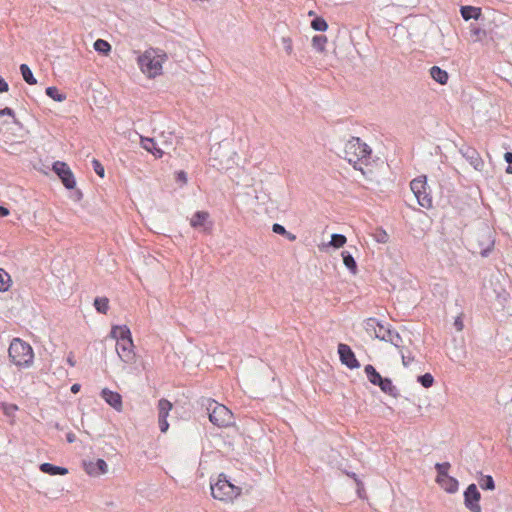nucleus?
Returning <instances> with one entry per match:
<instances>
[{
  "instance_id": "3c124183",
  "label": "nucleus",
  "mask_w": 512,
  "mask_h": 512,
  "mask_svg": "<svg viewBox=\"0 0 512 512\" xmlns=\"http://www.w3.org/2000/svg\"><path fill=\"white\" fill-rule=\"evenodd\" d=\"M8 90H9V85H8L7 81L2 76H0V93H5Z\"/></svg>"
},
{
  "instance_id": "9d476101",
  "label": "nucleus",
  "mask_w": 512,
  "mask_h": 512,
  "mask_svg": "<svg viewBox=\"0 0 512 512\" xmlns=\"http://www.w3.org/2000/svg\"><path fill=\"white\" fill-rule=\"evenodd\" d=\"M133 348L134 344L132 339L116 342L117 354L120 359L127 364H132L135 361L136 354Z\"/></svg>"
},
{
  "instance_id": "f3484780",
  "label": "nucleus",
  "mask_w": 512,
  "mask_h": 512,
  "mask_svg": "<svg viewBox=\"0 0 512 512\" xmlns=\"http://www.w3.org/2000/svg\"><path fill=\"white\" fill-rule=\"evenodd\" d=\"M363 327L369 336L377 339L378 330L385 326L376 318L370 317L364 320Z\"/></svg>"
},
{
  "instance_id": "bb28decb",
  "label": "nucleus",
  "mask_w": 512,
  "mask_h": 512,
  "mask_svg": "<svg viewBox=\"0 0 512 512\" xmlns=\"http://www.w3.org/2000/svg\"><path fill=\"white\" fill-rule=\"evenodd\" d=\"M93 305L98 313L107 314L109 310V299L107 297H96Z\"/></svg>"
},
{
  "instance_id": "7c9ffc66",
  "label": "nucleus",
  "mask_w": 512,
  "mask_h": 512,
  "mask_svg": "<svg viewBox=\"0 0 512 512\" xmlns=\"http://www.w3.org/2000/svg\"><path fill=\"white\" fill-rule=\"evenodd\" d=\"M12 280L8 272L0 268V292H6L11 287Z\"/></svg>"
},
{
  "instance_id": "09e8293b",
  "label": "nucleus",
  "mask_w": 512,
  "mask_h": 512,
  "mask_svg": "<svg viewBox=\"0 0 512 512\" xmlns=\"http://www.w3.org/2000/svg\"><path fill=\"white\" fill-rule=\"evenodd\" d=\"M158 423H159V428H160V431L162 433H165L168 431L169 429V423L167 421V419H163V418H158Z\"/></svg>"
},
{
  "instance_id": "7ed1b4c3",
  "label": "nucleus",
  "mask_w": 512,
  "mask_h": 512,
  "mask_svg": "<svg viewBox=\"0 0 512 512\" xmlns=\"http://www.w3.org/2000/svg\"><path fill=\"white\" fill-rule=\"evenodd\" d=\"M469 245L473 253L488 256L494 246V239L489 226L482 224L475 230L469 239Z\"/></svg>"
},
{
  "instance_id": "cd10ccee",
  "label": "nucleus",
  "mask_w": 512,
  "mask_h": 512,
  "mask_svg": "<svg viewBox=\"0 0 512 512\" xmlns=\"http://www.w3.org/2000/svg\"><path fill=\"white\" fill-rule=\"evenodd\" d=\"M141 72L146 75L147 78L153 79L158 75L162 74L163 66H139Z\"/></svg>"
},
{
  "instance_id": "e433bc0d",
  "label": "nucleus",
  "mask_w": 512,
  "mask_h": 512,
  "mask_svg": "<svg viewBox=\"0 0 512 512\" xmlns=\"http://www.w3.org/2000/svg\"><path fill=\"white\" fill-rule=\"evenodd\" d=\"M311 27L316 31L324 32L328 29V24L322 17H316L311 22Z\"/></svg>"
},
{
  "instance_id": "c9c22d12",
  "label": "nucleus",
  "mask_w": 512,
  "mask_h": 512,
  "mask_svg": "<svg viewBox=\"0 0 512 512\" xmlns=\"http://www.w3.org/2000/svg\"><path fill=\"white\" fill-rule=\"evenodd\" d=\"M486 37V32L478 27H472L470 29V40L473 42L482 41Z\"/></svg>"
},
{
  "instance_id": "8fccbe9b",
  "label": "nucleus",
  "mask_w": 512,
  "mask_h": 512,
  "mask_svg": "<svg viewBox=\"0 0 512 512\" xmlns=\"http://www.w3.org/2000/svg\"><path fill=\"white\" fill-rule=\"evenodd\" d=\"M4 406V413L8 416H10L13 412H15L18 407L14 404H10V405H5L3 404Z\"/></svg>"
},
{
  "instance_id": "4d7b16f0",
  "label": "nucleus",
  "mask_w": 512,
  "mask_h": 512,
  "mask_svg": "<svg viewBox=\"0 0 512 512\" xmlns=\"http://www.w3.org/2000/svg\"><path fill=\"white\" fill-rule=\"evenodd\" d=\"M283 236L285 238H287L289 241H295L296 240V235L292 234L289 231H287Z\"/></svg>"
},
{
  "instance_id": "20e7f679",
  "label": "nucleus",
  "mask_w": 512,
  "mask_h": 512,
  "mask_svg": "<svg viewBox=\"0 0 512 512\" xmlns=\"http://www.w3.org/2000/svg\"><path fill=\"white\" fill-rule=\"evenodd\" d=\"M240 492V489L233 485L224 474H220L217 482L211 483V495L220 501H230Z\"/></svg>"
},
{
  "instance_id": "a878e982",
  "label": "nucleus",
  "mask_w": 512,
  "mask_h": 512,
  "mask_svg": "<svg viewBox=\"0 0 512 512\" xmlns=\"http://www.w3.org/2000/svg\"><path fill=\"white\" fill-rule=\"evenodd\" d=\"M171 409L172 403L169 400L165 398L160 399L158 401V418L167 419Z\"/></svg>"
},
{
  "instance_id": "a18cd8bd",
  "label": "nucleus",
  "mask_w": 512,
  "mask_h": 512,
  "mask_svg": "<svg viewBox=\"0 0 512 512\" xmlns=\"http://www.w3.org/2000/svg\"><path fill=\"white\" fill-rule=\"evenodd\" d=\"M272 231L276 234H279V235H284L287 230L285 229V227L279 223H274L273 226H272Z\"/></svg>"
},
{
  "instance_id": "a211bd4d",
  "label": "nucleus",
  "mask_w": 512,
  "mask_h": 512,
  "mask_svg": "<svg viewBox=\"0 0 512 512\" xmlns=\"http://www.w3.org/2000/svg\"><path fill=\"white\" fill-rule=\"evenodd\" d=\"M381 391L388 394L391 397L398 398L400 396L399 390L393 385L392 380L387 377H383L382 381L377 385Z\"/></svg>"
},
{
  "instance_id": "5fc2aeb1",
  "label": "nucleus",
  "mask_w": 512,
  "mask_h": 512,
  "mask_svg": "<svg viewBox=\"0 0 512 512\" xmlns=\"http://www.w3.org/2000/svg\"><path fill=\"white\" fill-rule=\"evenodd\" d=\"M10 213L9 209L4 207V206H0V217H6L8 216Z\"/></svg>"
},
{
  "instance_id": "393cba45",
  "label": "nucleus",
  "mask_w": 512,
  "mask_h": 512,
  "mask_svg": "<svg viewBox=\"0 0 512 512\" xmlns=\"http://www.w3.org/2000/svg\"><path fill=\"white\" fill-rule=\"evenodd\" d=\"M341 255H342L343 263L346 266V268L352 274H356L357 273V263H356L354 257L352 256V254L349 251H342Z\"/></svg>"
},
{
  "instance_id": "864d4df0",
  "label": "nucleus",
  "mask_w": 512,
  "mask_h": 512,
  "mask_svg": "<svg viewBox=\"0 0 512 512\" xmlns=\"http://www.w3.org/2000/svg\"><path fill=\"white\" fill-rule=\"evenodd\" d=\"M66 440L68 443H73L76 441V435L72 432L67 433Z\"/></svg>"
},
{
  "instance_id": "0eeeda50",
  "label": "nucleus",
  "mask_w": 512,
  "mask_h": 512,
  "mask_svg": "<svg viewBox=\"0 0 512 512\" xmlns=\"http://www.w3.org/2000/svg\"><path fill=\"white\" fill-rule=\"evenodd\" d=\"M53 171L60 178L64 187L68 190H72L76 186L75 177L65 162L56 161L53 164Z\"/></svg>"
},
{
  "instance_id": "9b49d317",
  "label": "nucleus",
  "mask_w": 512,
  "mask_h": 512,
  "mask_svg": "<svg viewBox=\"0 0 512 512\" xmlns=\"http://www.w3.org/2000/svg\"><path fill=\"white\" fill-rule=\"evenodd\" d=\"M338 354L341 363L349 369H357L360 367V363L349 345L340 343L338 345Z\"/></svg>"
},
{
  "instance_id": "ea45409f",
  "label": "nucleus",
  "mask_w": 512,
  "mask_h": 512,
  "mask_svg": "<svg viewBox=\"0 0 512 512\" xmlns=\"http://www.w3.org/2000/svg\"><path fill=\"white\" fill-rule=\"evenodd\" d=\"M94 48H95L96 51H98L100 53H103V54H106L107 52L110 51L111 46H110V44L107 41L102 40V39H98L94 43Z\"/></svg>"
},
{
  "instance_id": "39448f33",
  "label": "nucleus",
  "mask_w": 512,
  "mask_h": 512,
  "mask_svg": "<svg viewBox=\"0 0 512 512\" xmlns=\"http://www.w3.org/2000/svg\"><path fill=\"white\" fill-rule=\"evenodd\" d=\"M451 465L449 462L436 463L435 470L437 471L436 482L448 493H456L458 491L459 482L456 478L448 474Z\"/></svg>"
},
{
  "instance_id": "f704fd0d",
  "label": "nucleus",
  "mask_w": 512,
  "mask_h": 512,
  "mask_svg": "<svg viewBox=\"0 0 512 512\" xmlns=\"http://www.w3.org/2000/svg\"><path fill=\"white\" fill-rule=\"evenodd\" d=\"M327 43L326 36L316 35L312 39V46L315 50L322 52Z\"/></svg>"
},
{
  "instance_id": "dca6fc26",
  "label": "nucleus",
  "mask_w": 512,
  "mask_h": 512,
  "mask_svg": "<svg viewBox=\"0 0 512 512\" xmlns=\"http://www.w3.org/2000/svg\"><path fill=\"white\" fill-rule=\"evenodd\" d=\"M101 397L105 400L107 404H109L115 410H122V397L118 392H114L108 388H104L101 391Z\"/></svg>"
},
{
  "instance_id": "6ab92c4d",
  "label": "nucleus",
  "mask_w": 512,
  "mask_h": 512,
  "mask_svg": "<svg viewBox=\"0 0 512 512\" xmlns=\"http://www.w3.org/2000/svg\"><path fill=\"white\" fill-rule=\"evenodd\" d=\"M110 335L112 338L116 339V342L132 339L131 331L126 325L113 326Z\"/></svg>"
},
{
  "instance_id": "4be33fe9",
  "label": "nucleus",
  "mask_w": 512,
  "mask_h": 512,
  "mask_svg": "<svg viewBox=\"0 0 512 512\" xmlns=\"http://www.w3.org/2000/svg\"><path fill=\"white\" fill-rule=\"evenodd\" d=\"M431 77L439 84L444 85L448 81V73L441 69L440 66H431L430 68Z\"/></svg>"
},
{
  "instance_id": "f257e3e1",
  "label": "nucleus",
  "mask_w": 512,
  "mask_h": 512,
  "mask_svg": "<svg viewBox=\"0 0 512 512\" xmlns=\"http://www.w3.org/2000/svg\"><path fill=\"white\" fill-rule=\"evenodd\" d=\"M371 148L359 137H351L345 144L344 159H346L355 170L363 171L361 165H368L371 158Z\"/></svg>"
},
{
  "instance_id": "f8f14e48",
  "label": "nucleus",
  "mask_w": 512,
  "mask_h": 512,
  "mask_svg": "<svg viewBox=\"0 0 512 512\" xmlns=\"http://www.w3.org/2000/svg\"><path fill=\"white\" fill-rule=\"evenodd\" d=\"M377 339L391 343L396 348H402L403 339L400 334L393 329L390 325L388 327H380L378 330Z\"/></svg>"
},
{
  "instance_id": "ddd939ff",
  "label": "nucleus",
  "mask_w": 512,
  "mask_h": 512,
  "mask_svg": "<svg viewBox=\"0 0 512 512\" xmlns=\"http://www.w3.org/2000/svg\"><path fill=\"white\" fill-rule=\"evenodd\" d=\"M459 152L475 170L481 171L483 169L484 162L475 148L464 145L459 149Z\"/></svg>"
},
{
  "instance_id": "37998d69",
  "label": "nucleus",
  "mask_w": 512,
  "mask_h": 512,
  "mask_svg": "<svg viewBox=\"0 0 512 512\" xmlns=\"http://www.w3.org/2000/svg\"><path fill=\"white\" fill-rule=\"evenodd\" d=\"M281 46L283 48V50L287 53V54H291L292 53V40L289 38V37H282L281 38Z\"/></svg>"
},
{
  "instance_id": "c85d7f7f",
  "label": "nucleus",
  "mask_w": 512,
  "mask_h": 512,
  "mask_svg": "<svg viewBox=\"0 0 512 512\" xmlns=\"http://www.w3.org/2000/svg\"><path fill=\"white\" fill-rule=\"evenodd\" d=\"M426 186H427V182H426L425 176L413 179L410 183V187H411V190L414 193V195H417L424 189H427Z\"/></svg>"
},
{
  "instance_id": "aec40b11",
  "label": "nucleus",
  "mask_w": 512,
  "mask_h": 512,
  "mask_svg": "<svg viewBox=\"0 0 512 512\" xmlns=\"http://www.w3.org/2000/svg\"><path fill=\"white\" fill-rule=\"evenodd\" d=\"M39 468H40L41 472L51 475V476L66 475L68 473L67 468L62 467V466H57V465H54V464H51L48 462L42 463Z\"/></svg>"
},
{
  "instance_id": "412c9836",
  "label": "nucleus",
  "mask_w": 512,
  "mask_h": 512,
  "mask_svg": "<svg viewBox=\"0 0 512 512\" xmlns=\"http://www.w3.org/2000/svg\"><path fill=\"white\" fill-rule=\"evenodd\" d=\"M141 145L146 151L152 153L155 157H162L163 151L157 147V143L153 138L141 137Z\"/></svg>"
},
{
  "instance_id": "f03ea898",
  "label": "nucleus",
  "mask_w": 512,
  "mask_h": 512,
  "mask_svg": "<svg viewBox=\"0 0 512 512\" xmlns=\"http://www.w3.org/2000/svg\"><path fill=\"white\" fill-rule=\"evenodd\" d=\"M8 356L17 367L28 368L33 364L34 352L29 343L20 338H14L8 348Z\"/></svg>"
},
{
  "instance_id": "c756f323",
  "label": "nucleus",
  "mask_w": 512,
  "mask_h": 512,
  "mask_svg": "<svg viewBox=\"0 0 512 512\" xmlns=\"http://www.w3.org/2000/svg\"><path fill=\"white\" fill-rule=\"evenodd\" d=\"M417 198L418 204L424 208H431L432 207V197L430 196V193L427 192V189H424L417 195H415Z\"/></svg>"
},
{
  "instance_id": "6e6552de",
  "label": "nucleus",
  "mask_w": 512,
  "mask_h": 512,
  "mask_svg": "<svg viewBox=\"0 0 512 512\" xmlns=\"http://www.w3.org/2000/svg\"><path fill=\"white\" fill-rule=\"evenodd\" d=\"M481 494L476 486L472 483L468 485L464 491V505L470 512H482L479 501Z\"/></svg>"
},
{
  "instance_id": "1a4fd4ad",
  "label": "nucleus",
  "mask_w": 512,
  "mask_h": 512,
  "mask_svg": "<svg viewBox=\"0 0 512 512\" xmlns=\"http://www.w3.org/2000/svg\"><path fill=\"white\" fill-rule=\"evenodd\" d=\"M168 60V55L158 48H149L137 58L138 64H163Z\"/></svg>"
},
{
  "instance_id": "b1692460",
  "label": "nucleus",
  "mask_w": 512,
  "mask_h": 512,
  "mask_svg": "<svg viewBox=\"0 0 512 512\" xmlns=\"http://www.w3.org/2000/svg\"><path fill=\"white\" fill-rule=\"evenodd\" d=\"M464 20L478 19L481 16V9L473 6H462L460 9Z\"/></svg>"
},
{
  "instance_id": "5701e85b",
  "label": "nucleus",
  "mask_w": 512,
  "mask_h": 512,
  "mask_svg": "<svg viewBox=\"0 0 512 512\" xmlns=\"http://www.w3.org/2000/svg\"><path fill=\"white\" fill-rule=\"evenodd\" d=\"M364 372H365L369 382L375 386H377L380 383V381H382V379H383V377L380 375V373L371 364H367L364 367Z\"/></svg>"
},
{
  "instance_id": "c03bdc74",
  "label": "nucleus",
  "mask_w": 512,
  "mask_h": 512,
  "mask_svg": "<svg viewBox=\"0 0 512 512\" xmlns=\"http://www.w3.org/2000/svg\"><path fill=\"white\" fill-rule=\"evenodd\" d=\"M3 116H10L13 118L14 120V123H17V120L15 118V112L12 108L10 107H5L3 109H0V117H3Z\"/></svg>"
},
{
  "instance_id": "052dcab7",
  "label": "nucleus",
  "mask_w": 512,
  "mask_h": 512,
  "mask_svg": "<svg viewBox=\"0 0 512 512\" xmlns=\"http://www.w3.org/2000/svg\"><path fill=\"white\" fill-rule=\"evenodd\" d=\"M454 325L456 326L458 331L462 330V328H463V323L460 319H456Z\"/></svg>"
},
{
  "instance_id": "6e6d98bb",
  "label": "nucleus",
  "mask_w": 512,
  "mask_h": 512,
  "mask_svg": "<svg viewBox=\"0 0 512 512\" xmlns=\"http://www.w3.org/2000/svg\"><path fill=\"white\" fill-rule=\"evenodd\" d=\"M80 389H81V385H80V384H78V383L73 384V385L71 386V388H70V390H71V392H72L73 394L78 393V392L80 391Z\"/></svg>"
},
{
  "instance_id": "de8ad7c7",
  "label": "nucleus",
  "mask_w": 512,
  "mask_h": 512,
  "mask_svg": "<svg viewBox=\"0 0 512 512\" xmlns=\"http://www.w3.org/2000/svg\"><path fill=\"white\" fill-rule=\"evenodd\" d=\"M176 181L180 182L182 184H186L187 183V173L183 170L177 171L176 172Z\"/></svg>"
},
{
  "instance_id": "473e14b6",
  "label": "nucleus",
  "mask_w": 512,
  "mask_h": 512,
  "mask_svg": "<svg viewBox=\"0 0 512 512\" xmlns=\"http://www.w3.org/2000/svg\"><path fill=\"white\" fill-rule=\"evenodd\" d=\"M479 486L483 490H494L495 482L491 475H484L479 481Z\"/></svg>"
},
{
  "instance_id": "72a5a7b5",
  "label": "nucleus",
  "mask_w": 512,
  "mask_h": 512,
  "mask_svg": "<svg viewBox=\"0 0 512 512\" xmlns=\"http://www.w3.org/2000/svg\"><path fill=\"white\" fill-rule=\"evenodd\" d=\"M21 74L23 79L30 85H34L37 83L36 78L34 77L30 66H20Z\"/></svg>"
},
{
  "instance_id": "423d86ee",
  "label": "nucleus",
  "mask_w": 512,
  "mask_h": 512,
  "mask_svg": "<svg viewBox=\"0 0 512 512\" xmlns=\"http://www.w3.org/2000/svg\"><path fill=\"white\" fill-rule=\"evenodd\" d=\"M210 421L218 427H226L231 423L232 413L222 404L213 401L208 407Z\"/></svg>"
},
{
  "instance_id": "a19ab883",
  "label": "nucleus",
  "mask_w": 512,
  "mask_h": 512,
  "mask_svg": "<svg viewBox=\"0 0 512 512\" xmlns=\"http://www.w3.org/2000/svg\"><path fill=\"white\" fill-rule=\"evenodd\" d=\"M375 240L378 243H387L389 240V235L386 233V231L382 228H378L375 233Z\"/></svg>"
},
{
  "instance_id": "4c0bfd02",
  "label": "nucleus",
  "mask_w": 512,
  "mask_h": 512,
  "mask_svg": "<svg viewBox=\"0 0 512 512\" xmlns=\"http://www.w3.org/2000/svg\"><path fill=\"white\" fill-rule=\"evenodd\" d=\"M346 237L343 234H332L330 245L334 248H340L346 243Z\"/></svg>"
},
{
  "instance_id": "bf43d9fd",
  "label": "nucleus",
  "mask_w": 512,
  "mask_h": 512,
  "mask_svg": "<svg viewBox=\"0 0 512 512\" xmlns=\"http://www.w3.org/2000/svg\"><path fill=\"white\" fill-rule=\"evenodd\" d=\"M67 362H68V364H69L71 367H74V366L76 365V362H75V360L73 359V355H72V354H70V355L68 356V358H67Z\"/></svg>"
},
{
  "instance_id": "2f4dec72",
  "label": "nucleus",
  "mask_w": 512,
  "mask_h": 512,
  "mask_svg": "<svg viewBox=\"0 0 512 512\" xmlns=\"http://www.w3.org/2000/svg\"><path fill=\"white\" fill-rule=\"evenodd\" d=\"M46 95L52 98L54 101L62 102L66 99V95L60 93L59 90L55 86H49L46 88Z\"/></svg>"
},
{
  "instance_id": "4468645a",
  "label": "nucleus",
  "mask_w": 512,
  "mask_h": 512,
  "mask_svg": "<svg viewBox=\"0 0 512 512\" xmlns=\"http://www.w3.org/2000/svg\"><path fill=\"white\" fill-rule=\"evenodd\" d=\"M209 213L206 211H197L190 219V225L194 229L202 228L204 232H210L212 229V222L209 221Z\"/></svg>"
},
{
  "instance_id": "79ce46f5",
  "label": "nucleus",
  "mask_w": 512,
  "mask_h": 512,
  "mask_svg": "<svg viewBox=\"0 0 512 512\" xmlns=\"http://www.w3.org/2000/svg\"><path fill=\"white\" fill-rule=\"evenodd\" d=\"M92 166H93V169L95 171V173L100 176V177H104L105 175V169L103 167V165L100 163L99 160L97 159H93L92 160Z\"/></svg>"
},
{
  "instance_id": "680f3d73",
  "label": "nucleus",
  "mask_w": 512,
  "mask_h": 512,
  "mask_svg": "<svg viewBox=\"0 0 512 512\" xmlns=\"http://www.w3.org/2000/svg\"><path fill=\"white\" fill-rule=\"evenodd\" d=\"M506 172L508 174H512V163L511 164H508L507 168H506Z\"/></svg>"
},
{
  "instance_id": "58836bf2",
  "label": "nucleus",
  "mask_w": 512,
  "mask_h": 512,
  "mask_svg": "<svg viewBox=\"0 0 512 512\" xmlns=\"http://www.w3.org/2000/svg\"><path fill=\"white\" fill-rule=\"evenodd\" d=\"M417 381L424 387L430 388L434 384V378L430 373L419 375Z\"/></svg>"
},
{
  "instance_id": "2eb2a0df",
  "label": "nucleus",
  "mask_w": 512,
  "mask_h": 512,
  "mask_svg": "<svg viewBox=\"0 0 512 512\" xmlns=\"http://www.w3.org/2000/svg\"><path fill=\"white\" fill-rule=\"evenodd\" d=\"M83 469L90 476H99L107 472L108 465L103 459H97L96 461L83 460Z\"/></svg>"
},
{
  "instance_id": "0e129e2a",
  "label": "nucleus",
  "mask_w": 512,
  "mask_h": 512,
  "mask_svg": "<svg viewBox=\"0 0 512 512\" xmlns=\"http://www.w3.org/2000/svg\"><path fill=\"white\" fill-rule=\"evenodd\" d=\"M54 428L57 430H63V427L58 422L54 424Z\"/></svg>"
},
{
  "instance_id": "69168bd1",
  "label": "nucleus",
  "mask_w": 512,
  "mask_h": 512,
  "mask_svg": "<svg viewBox=\"0 0 512 512\" xmlns=\"http://www.w3.org/2000/svg\"><path fill=\"white\" fill-rule=\"evenodd\" d=\"M3 364V357L0 355V366Z\"/></svg>"
},
{
  "instance_id": "49530a36",
  "label": "nucleus",
  "mask_w": 512,
  "mask_h": 512,
  "mask_svg": "<svg viewBox=\"0 0 512 512\" xmlns=\"http://www.w3.org/2000/svg\"><path fill=\"white\" fill-rule=\"evenodd\" d=\"M356 485H357V494H358L359 498L363 499L365 497L364 484L360 479H356Z\"/></svg>"
},
{
  "instance_id": "e2e57ef3",
  "label": "nucleus",
  "mask_w": 512,
  "mask_h": 512,
  "mask_svg": "<svg viewBox=\"0 0 512 512\" xmlns=\"http://www.w3.org/2000/svg\"><path fill=\"white\" fill-rule=\"evenodd\" d=\"M347 475L350 476L351 478H353L355 482H356V479H359L355 473H347Z\"/></svg>"
},
{
  "instance_id": "13d9d810",
  "label": "nucleus",
  "mask_w": 512,
  "mask_h": 512,
  "mask_svg": "<svg viewBox=\"0 0 512 512\" xmlns=\"http://www.w3.org/2000/svg\"><path fill=\"white\" fill-rule=\"evenodd\" d=\"M504 159L508 164H512V152H506L504 154Z\"/></svg>"
},
{
  "instance_id": "603ef678",
  "label": "nucleus",
  "mask_w": 512,
  "mask_h": 512,
  "mask_svg": "<svg viewBox=\"0 0 512 512\" xmlns=\"http://www.w3.org/2000/svg\"><path fill=\"white\" fill-rule=\"evenodd\" d=\"M403 366L408 367L409 364L414 360V357L406 356L405 354H401Z\"/></svg>"
}]
</instances>
